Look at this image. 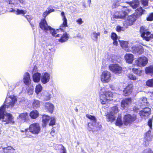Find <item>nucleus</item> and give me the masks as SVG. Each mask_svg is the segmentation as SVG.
Wrapping results in <instances>:
<instances>
[{
  "mask_svg": "<svg viewBox=\"0 0 153 153\" xmlns=\"http://www.w3.org/2000/svg\"><path fill=\"white\" fill-rule=\"evenodd\" d=\"M17 98L14 95L8 96V98L6 99L4 104L0 108V120L4 124L10 123L13 124V118L12 115L5 112L6 108H12L17 102Z\"/></svg>",
  "mask_w": 153,
  "mask_h": 153,
  "instance_id": "obj_1",
  "label": "nucleus"
},
{
  "mask_svg": "<svg viewBox=\"0 0 153 153\" xmlns=\"http://www.w3.org/2000/svg\"><path fill=\"white\" fill-rule=\"evenodd\" d=\"M100 102L102 104H105L108 100H112L113 94L108 91H105L104 88H101L99 91Z\"/></svg>",
  "mask_w": 153,
  "mask_h": 153,
  "instance_id": "obj_2",
  "label": "nucleus"
},
{
  "mask_svg": "<svg viewBox=\"0 0 153 153\" xmlns=\"http://www.w3.org/2000/svg\"><path fill=\"white\" fill-rule=\"evenodd\" d=\"M39 24L40 28L42 30L45 31L50 30L52 35L55 37L59 36V34L56 35L57 33H56L55 29H53L50 26H48L47 23L45 19H42Z\"/></svg>",
  "mask_w": 153,
  "mask_h": 153,
  "instance_id": "obj_3",
  "label": "nucleus"
},
{
  "mask_svg": "<svg viewBox=\"0 0 153 153\" xmlns=\"http://www.w3.org/2000/svg\"><path fill=\"white\" fill-rule=\"evenodd\" d=\"M141 36L143 39L149 41L153 39V34H151L148 30L144 27L142 26L140 28Z\"/></svg>",
  "mask_w": 153,
  "mask_h": 153,
  "instance_id": "obj_4",
  "label": "nucleus"
},
{
  "mask_svg": "<svg viewBox=\"0 0 153 153\" xmlns=\"http://www.w3.org/2000/svg\"><path fill=\"white\" fill-rule=\"evenodd\" d=\"M130 11L131 10L127 7H123L122 10L115 13L114 17L116 19H124Z\"/></svg>",
  "mask_w": 153,
  "mask_h": 153,
  "instance_id": "obj_5",
  "label": "nucleus"
},
{
  "mask_svg": "<svg viewBox=\"0 0 153 153\" xmlns=\"http://www.w3.org/2000/svg\"><path fill=\"white\" fill-rule=\"evenodd\" d=\"M118 112V108L117 106H114L111 108L109 114L106 115L107 121L111 122L114 121L116 118L115 115Z\"/></svg>",
  "mask_w": 153,
  "mask_h": 153,
  "instance_id": "obj_6",
  "label": "nucleus"
},
{
  "mask_svg": "<svg viewBox=\"0 0 153 153\" xmlns=\"http://www.w3.org/2000/svg\"><path fill=\"white\" fill-rule=\"evenodd\" d=\"M108 68L111 71L116 74L121 73L123 70L122 67L118 64H110Z\"/></svg>",
  "mask_w": 153,
  "mask_h": 153,
  "instance_id": "obj_7",
  "label": "nucleus"
},
{
  "mask_svg": "<svg viewBox=\"0 0 153 153\" xmlns=\"http://www.w3.org/2000/svg\"><path fill=\"white\" fill-rule=\"evenodd\" d=\"M30 132L34 134H38L41 131V127L38 123H34L31 124L29 126Z\"/></svg>",
  "mask_w": 153,
  "mask_h": 153,
  "instance_id": "obj_8",
  "label": "nucleus"
},
{
  "mask_svg": "<svg viewBox=\"0 0 153 153\" xmlns=\"http://www.w3.org/2000/svg\"><path fill=\"white\" fill-rule=\"evenodd\" d=\"M50 121V126H53L55 124V120L53 117L51 118L49 116L44 115L42 117V126H46L47 124Z\"/></svg>",
  "mask_w": 153,
  "mask_h": 153,
  "instance_id": "obj_9",
  "label": "nucleus"
},
{
  "mask_svg": "<svg viewBox=\"0 0 153 153\" xmlns=\"http://www.w3.org/2000/svg\"><path fill=\"white\" fill-rule=\"evenodd\" d=\"M137 19V15L135 14H132L128 16L127 18L125 20L123 23V25L126 28H127L128 26L133 25Z\"/></svg>",
  "mask_w": 153,
  "mask_h": 153,
  "instance_id": "obj_10",
  "label": "nucleus"
},
{
  "mask_svg": "<svg viewBox=\"0 0 153 153\" xmlns=\"http://www.w3.org/2000/svg\"><path fill=\"white\" fill-rule=\"evenodd\" d=\"M101 80L104 83L108 82L111 79V74L107 71L103 72L101 75Z\"/></svg>",
  "mask_w": 153,
  "mask_h": 153,
  "instance_id": "obj_11",
  "label": "nucleus"
},
{
  "mask_svg": "<svg viewBox=\"0 0 153 153\" xmlns=\"http://www.w3.org/2000/svg\"><path fill=\"white\" fill-rule=\"evenodd\" d=\"M136 119V116L135 114L131 115L128 114L123 118V123L125 125H128L132 123Z\"/></svg>",
  "mask_w": 153,
  "mask_h": 153,
  "instance_id": "obj_12",
  "label": "nucleus"
},
{
  "mask_svg": "<svg viewBox=\"0 0 153 153\" xmlns=\"http://www.w3.org/2000/svg\"><path fill=\"white\" fill-rule=\"evenodd\" d=\"M148 62V59L145 56L140 57L135 61V65L140 67L145 66Z\"/></svg>",
  "mask_w": 153,
  "mask_h": 153,
  "instance_id": "obj_13",
  "label": "nucleus"
},
{
  "mask_svg": "<svg viewBox=\"0 0 153 153\" xmlns=\"http://www.w3.org/2000/svg\"><path fill=\"white\" fill-rule=\"evenodd\" d=\"M61 16L62 17V20L63 21V22L59 26V28L56 30L57 31H58L59 32L60 31H63L65 27H67L68 26L67 19L65 17L64 12L62 11L61 12Z\"/></svg>",
  "mask_w": 153,
  "mask_h": 153,
  "instance_id": "obj_14",
  "label": "nucleus"
},
{
  "mask_svg": "<svg viewBox=\"0 0 153 153\" xmlns=\"http://www.w3.org/2000/svg\"><path fill=\"white\" fill-rule=\"evenodd\" d=\"M151 109L148 107L143 108L140 112V115L141 117L145 119L147 118L151 113Z\"/></svg>",
  "mask_w": 153,
  "mask_h": 153,
  "instance_id": "obj_15",
  "label": "nucleus"
},
{
  "mask_svg": "<svg viewBox=\"0 0 153 153\" xmlns=\"http://www.w3.org/2000/svg\"><path fill=\"white\" fill-rule=\"evenodd\" d=\"M50 77L49 74L47 72L43 73L41 76V81L43 83L45 84L49 81Z\"/></svg>",
  "mask_w": 153,
  "mask_h": 153,
  "instance_id": "obj_16",
  "label": "nucleus"
},
{
  "mask_svg": "<svg viewBox=\"0 0 153 153\" xmlns=\"http://www.w3.org/2000/svg\"><path fill=\"white\" fill-rule=\"evenodd\" d=\"M132 50L134 53L140 54L143 52L144 50L143 47L140 45L132 47Z\"/></svg>",
  "mask_w": 153,
  "mask_h": 153,
  "instance_id": "obj_17",
  "label": "nucleus"
},
{
  "mask_svg": "<svg viewBox=\"0 0 153 153\" xmlns=\"http://www.w3.org/2000/svg\"><path fill=\"white\" fill-rule=\"evenodd\" d=\"M19 117L25 122H28L30 120L28 113L26 112L20 114L19 116Z\"/></svg>",
  "mask_w": 153,
  "mask_h": 153,
  "instance_id": "obj_18",
  "label": "nucleus"
},
{
  "mask_svg": "<svg viewBox=\"0 0 153 153\" xmlns=\"http://www.w3.org/2000/svg\"><path fill=\"white\" fill-rule=\"evenodd\" d=\"M133 87V85L131 84L128 85L123 90V95L127 96L130 94L132 91Z\"/></svg>",
  "mask_w": 153,
  "mask_h": 153,
  "instance_id": "obj_19",
  "label": "nucleus"
},
{
  "mask_svg": "<svg viewBox=\"0 0 153 153\" xmlns=\"http://www.w3.org/2000/svg\"><path fill=\"white\" fill-rule=\"evenodd\" d=\"M131 98H127L123 100L121 103V107L123 108L127 107L131 102Z\"/></svg>",
  "mask_w": 153,
  "mask_h": 153,
  "instance_id": "obj_20",
  "label": "nucleus"
},
{
  "mask_svg": "<svg viewBox=\"0 0 153 153\" xmlns=\"http://www.w3.org/2000/svg\"><path fill=\"white\" fill-rule=\"evenodd\" d=\"M51 92L50 91H45L42 92V96L43 98L44 101H46L50 99L51 97Z\"/></svg>",
  "mask_w": 153,
  "mask_h": 153,
  "instance_id": "obj_21",
  "label": "nucleus"
},
{
  "mask_svg": "<svg viewBox=\"0 0 153 153\" xmlns=\"http://www.w3.org/2000/svg\"><path fill=\"white\" fill-rule=\"evenodd\" d=\"M153 138V135L151 134V131L149 130L146 133L145 138V143L146 145L148 144V143L149 141H151Z\"/></svg>",
  "mask_w": 153,
  "mask_h": 153,
  "instance_id": "obj_22",
  "label": "nucleus"
},
{
  "mask_svg": "<svg viewBox=\"0 0 153 153\" xmlns=\"http://www.w3.org/2000/svg\"><path fill=\"white\" fill-rule=\"evenodd\" d=\"M23 81L24 83L26 85H28L30 83L31 80L30 75L28 73L26 72L24 74Z\"/></svg>",
  "mask_w": 153,
  "mask_h": 153,
  "instance_id": "obj_23",
  "label": "nucleus"
},
{
  "mask_svg": "<svg viewBox=\"0 0 153 153\" xmlns=\"http://www.w3.org/2000/svg\"><path fill=\"white\" fill-rule=\"evenodd\" d=\"M56 33H57L56 35L59 34V37H61V38L59 39V41L61 42H64L67 40L68 38V35L66 33H65L63 34L62 35L61 34L57 33V32L56 31Z\"/></svg>",
  "mask_w": 153,
  "mask_h": 153,
  "instance_id": "obj_24",
  "label": "nucleus"
},
{
  "mask_svg": "<svg viewBox=\"0 0 153 153\" xmlns=\"http://www.w3.org/2000/svg\"><path fill=\"white\" fill-rule=\"evenodd\" d=\"M125 58L127 62L131 63L134 60V56L132 54L127 53L125 55Z\"/></svg>",
  "mask_w": 153,
  "mask_h": 153,
  "instance_id": "obj_25",
  "label": "nucleus"
},
{
  "mask_svg": "<svg viewBox=\"0 0 153 153\" xmlns=\"http://www.w3.org/2000/svg\"><path fill=\"white\" fill-rule=\"evenodd\" d=\"M121 47L124 48L126 51L129 52L131 51L130 48L128 47V42L127 41H119Z\"/></svg>",
  "mask_w": 153,
  "mask_h": 153,
  "instance_id": "obj_26",
  "label": "nucleus"
},
{
  "mask_svg": "<svg viewBox=\"0 0 153 153\" xmlns=\"http://www.w3.org/2000/svg\"><path fill=\"white\" fill-rule=\"evenodd\" d=\"M39 112L36 110H34L32 111L29 114V116L31 118L35 119L39 116Z\"/></svg>",
  "mask_w": 153,
  "mask_h": 153,
  "instance_id": "obj_27",
  "label": "nucleus"
},
{
  "mask_svg": "<svg viewBox=\"0 0 153 153\" xmlns=\"http://www.w3.org/2000/svg\"><path fill=\"white\" fill-rule=\"evenodd\" d=\"M45 108L51 113H52L54 108L53 104L49 102L46 103Z\"/></svg>",
  "mask_w": 153,
  "mask_h": 153,
  "instance_id": "obj_28",
  "label": "nucleus"
},
{
  "mask_svg": "<svg viewBox=\"0 0 153 153\" xmlns=\"http://www.w3.org/2000/svg\"><path fill=\"white\" fill-rule=\"evenodd\" d=\"M128 4L133 8H136L139 6V1L138 0H134L132 2H126Z\"/></svg>",
  "mask_w": 153,
  "mask_h": 153,
  "instance_id": "obj_29",
  "label": "nucleus"
},
{
  "mask_svg": "<svg viewBox=\"0 0 153 153\" xmlns=\"http://www.w3.org/2000/svg\"><path fill=\"white\" fill-rule=\"evenodd\" d=\"M140 105L143 108L144 106H147L148 105V102L147 99L146 97H143L141 98L139 100Z\"/></svg>",
  "mask_w": 153,
  "mask_h": 153,
  "instance_id": "obj_30",
  "label": "nucleus"
},
{
  "mask_svg": "<svg viewBox=\"0 0 153 153\" xmlns=\"http://www.w3.org/2000/svg\"><path fill=\"white\" fill-rule=\"evenodd\" d=\"M111 39L113 40V44L117 46L118 45V43L117 41L118 37L117 35L115 33L113 32L111 33Z\"/></svg>",
  "mask_w": 153,
  "mask_h": 153,
  "instance_id": "obj_31",
  "label": "nucleus"
},
{
  "mask_svg": "<svg viewBox=\"0 0 153 153\" xmlns=\"http://www.w3.org/2000/svg\"><path fill=\"white\" fill-rule=\"evenodd\" d=\"M145 73L147 74L153 75V66L151 65L147 67L145 69Z\"/></svg>",
  "mask_w": 153,
  "mask_h": 153,
  "instance_id": "obj_32",
  "label": "nucleus"
},
{
  "mask_svg": "<svg viewBox=\"0 0 153 153\" xmlns=\"http://www.w3.org/2000/svg\"><path fill=\"white\" fill-rule=\"evenodd\" d=\"M3 151L4 153H14V149L12 147L8 146L4 148Z\"/></svg>",
  "mask_w": 153,
  "mask_h": 153,
  "instance_id": "obj_33",
  "label": "nucleus"
},
{
  "mask_svg": "<svg viewBox=\"0 0 153 153\" xmlns=\"http://www.w3.org/2000/svg\"><path fill=\"white\" fill-rule=\"evenodd\" d=\"M33 80L35 82H38L41 77V74L40 73L37 72L33 75Z\"/></svg>",
  "mask_w": 153,
  "mask_h": 153,
  "instance_id": "obj_34",
  "label": "nucleus"
},
{
  "mask_svg": "<svg viewBox=\"0 0 153 153\" xmlns=\"http://www.w3.org/2000/svg\"><path fill=\"white\" fill-rule=\"evenodd\" d=\"M116 125L119 126H121L123 124V123L121 119V116H119L115 123Z\"/></svg>",
  "mask_w": 153,
  "mask_h": 153,
  "instance_id": "obj_35",
  "label": "nucleus"
},
{
  "mask_svg": "<svg viewBox=\"0 0 153 153\" xmlns=\"http://www.w3.org/2000/svg\"><path fill=\"white\" fill-rule=\"evenodd\" d=\"M100 35V33L99 32H93L91 34V36L92 39L95 41H97L98 39V36Z\"/></svg>",
  "mask_w": 153,
  "mask_h": 153,
  "instance_id": "obj_36",
  "label": "nucleus"
},
{
  "mask_svg": "<svg viewBox=\"0 0 153 153\" xmlns=\"http://www.w3.org/2000/svg\"><path fill=\"white\" fill-rule=\"evenodd\" d=\"M132 71L134 74L139 76H141L142 75V70H139L138 69L133 68L132 69Z\"/></svg>",
  "mask_w": 153,
  "mask_h": 153,
  "instance_id": "obj_37",
  "label": "nucleus"
},
{
  "mask_svg": "<svg viewBox=\"0 0 153 153\" xmlns=\"http://www.w3.org/2000/svg\"><path fill=\"white\" fill-rule=\"evenodd\" d=\"M86 117L92 121L93 123H96L97 120L96 117L94 116L90 115L89 114H87Z\"/></svg>",
  "mask_w": 153,
  "mask_h": 153,
  "instance_id": "obj_38",
  "label": "nucleus"
},
{
  "mask_svg": "<svg viewBox=\"0 0 153 153\" xmlns=\"http://www.w3.org/2000/svg\"><path fill=\"white\" fill-rule=\"evenodd\" d=\"M42 88L40 84L37 85L35 88V92L36 94H38L42 91Z\"/></svg>",
  "mask_w": 153,
  "mask_h": 153,
  "instance_id": "obj_39",
  "label": "nucleus"
},
{
  "mask_svg": "<svg viewBox=\"0 0 153 153\" xmlns=\"http://www.w3.org/2000/svg\"><path fill=\"white\" fill-rule=\"evenodd\" d=\"M33 106L34 108H36L40 106L39 101L37 100H34L33 103Z\"/></svg>",
  "mask_w": 153,
  "mask_h": 153,
  "instance_id": "obj_40",
  "label": "nucleus"
},
{
  "mask_svg": "<svg viewBox=\"0 0 153 153\" xmlns=\"http://www.w3.org/2000/svg\"><path fill=\"white\" fill-rule=\"evenodd\" d=\"M16 13H15L17 15L21 14H22L24 15L26 14L27 12V11L26 10H20L18 9H16Z\"/></svg>",
  "mask_w": 153,
  "mask_h": 153,
  "instance_id": "obj_41",
  "label": "nucleus"
},
{
  "mask_svg": "<svg viewBox=\"0 0 153 153\" xmlns=\"http://www.w3.org/2000/svg\"><path fill=\"white\" fill-rule=\"evenodd\" d=\"M136 12L139 14L142 15L145 13V10L143 9L142 7H139L136 10Z\"/></svg>",
  "mask_w": 153,
  "mask_h": 153,
  "instance_id": "obj_42",
  "label": "nucleus"
},
{
  "mask_svg": "<svg viewBox=\"0 0 153 153\" xmlns=\"http://www.w3.org/2000/svg\"><path fill=\"white\" fill-rule=\"evenodd\" d=\"M146 85L149 87H153V79L148 80L146 82Z\"/></svg>",
  "mask_w": 153,
  "mask_h": 153,
  "instance_id": "obj_43",
  "label": "nucleus"
},
{
  "mask_svg": "<svg viewBox=\"0 0 153 153\" xmlns=\"http://www.w3.org/2000/svg\"><path fill=\"white\" fill-rule=\"evenodd\" d=\"M126 28L125 26L123 27L118 25L116 27V30L117 31L120 32L121 31H124Z\"/></svg>",
  "mask_w": 153,
  "mask_h": 153,
  "instance_id": "obj_44",
  "label": "nucleus"
},
{
  "mask_svg": "<svg viewBox=\"0 0 153 153\" xmlns=\"http://www.w3.org/2000/svg\"><path fill=\"white\" fill-rule=\"evenodd\" d=\"M94 124V123H93L92 124L90 123H88L87 129L89 131H93V128L94 126V125H93Z\"/></svg>",
  "mask_w": 153,
  "mask_h": 153,
  "instance_id": "obj_45",
  "label": "nucleus"
},
{
  "mask_svg": "<svg viewBox=\"0 0 153 153\" xmlns=\"http://www.w3.org/2000/svg\"><path fill=\"white\" fill-rule=\"evenodd\" d=\"M9 3L10 4H13L15 5L18 4L17 0H9Z\"/></svg>",
  "mask_w": 153,
  "mask_h": 153,
  "instance_id": "obj_46",
  "label": "nucleus"
},
{
  "mask_svg": "<svg viewBox=\"0 0 153 153\" xmlns=\"http://www.w3.org/2000/svg\"><path fill=\"white\" fill-rule=\"evenodd\" d=\"M127 76L131 79L135 80L136 79V77L135 76L131 74H128L127 75Z\"/></svg>",
  "mask_w": 153,
  "mask_h": 153,
  "instance_id": "obj_47",
  "label": "nucleus"
},
{
  "mask_svg": "<svg viewBox=\"0 0 153 153\" xmlns=\"http://www.w3.org/2000/svg\"><path fill=\"white\" fill-rule=\"evenodd\" d=\"M142 4L144 7L147 6L148 4V0H141Z\"/></svg>",
  "mask_w": 153,
  "mask_h": 153,
  "instance_id": "obj_48",
  "label": "nucleus"
},
{
  "mask_svg": "<svg viewBox=\"0 0 153 153\" xmlns=\"http://www.w3.org/2000/svg\"><path fill=\"white\" fill-rule=\"evenodd\" d=\"M119 1L118 0H116L113 3L112 6L113 8H116L119 5Z\"/></svg>",
  "mask_w": 153,
  "mask_h": 153,
  "instance_id": "obj_49",
  "label": "nucleus"
},
{
  "mask_svg": "<svg viewBox=\"0 0 153 153\" xmlns=\"http://www.w3.org/2000/svg\"><path fill=\"white\" fill-rule=\"evenodd\" d=\"M53 7L52 6H50L47 8V10L49 13L55 11V10L53 9Z\"/></svg>",
  "mask_w": 153,
  "mask_h": 153,
  "instance_id": "obj_50",
  "label": "nucleus"
},
{
  "mask_svg": "<svg viewBox=\"0 0 153 153\" xmlns=\"http://www.w3.org/2000/svg\"><path fill=\"white\" fill-rule=\"evenodd\" d=\"M148 21H151L153 20V13H151L147 18Z\"/></svg>",
  "mask_w": 153,
  "mask_h": 153,
  "instance_id": "obj_51",
  "label": "nucleus"
},
{
  "mask_svg": "<svg viewBox=\"0 0 153 153\" xmlns=\"http://www.w3.org/2000/svg\"><path fill=\"white\" fill-rule=\"evenodd\" d=\"M94 126H96L98 130H100L102 127L100 124L98 123H97L96 122V123H94Z\"/></svg>",
  "mask_w": 153,
  "mask_h": 153,
  "instance_id": "obj_52",
  "label": "nucleus"
},
{
  "mask_svg": "<svg viewBox=\"0 0 153 153\" xmlns=\"http://www.w3.org/2000/svg\"><path fill=\"white\" fill-rule=\"evenodd\" d=\"M144 153H153V151L150 148H148L144 150Z\"/></svg>",
  "mask_w": 153,
  "mask_h": 153,
  "instance_id": "obj_53",
  "label": "nucleus"
},
{
  "mask_svg": "<svg viewBox=\"0 0 153 153\" xmlns=\"http://www.w3.org/2000/svg\"><path fill=\"white\" fill-rule=\"evenodd\" d=\"M61 146V149H62L61 152V153H66V151L64 147L62 145H59Z\"/></svg>",
  "mask_w": 153,
  "mask_h": 153,
  "instance_id": "obj_54",
  "label": "nucleus"
},
{
  "mask_svg": "<svg viewBox=\"0 0 153 153\" xmlns=\"http://www.w3.org/2000/svg\"><path fill=\"white\" fill-rule=\"evenodd\" d=\"M148 125L151 129L152 128V120L149 119L148 122Z\"/></svg>",
  "mask_w": 153,
  "mask_h": 153,
  "instance_id": "obj_55",
  "label": "nucleus"
},
{
  "mask_svg": "<svg viewBox=\"0 0 153 153\" xmlns=\"http://www.w3.org/2000/svg\"><path fill=\"white\" fill-rule=\"evenodd\" d=\"M76 22H77L78 24L79 25H80L83 23V21L81 18L77 19L76 20Z\"/></svg>",
  "mask_w": 153,
  "mask_h": 153,
  "instance_id": "obj_56",
  "label": "nucleus"
},
{
  "mask_svg": "<svg viewBox=\"0 0 153 153\" xmlns=\"http://www.w3.org/2000/svg\"><path fill=\"white\" fill-rule=\"evenodd\" d=\"M49 14V13L48 12L47 10H46L45 12L43 14V16L44 18H45Z\"/></svg>",
  "mask_w": 153,
  "mask_h": 153,
  "instance_id": "obj_57",
  "label": "nucleus"
},
{
  "mask_svg": "<svg viewBox=\"0 0 153 153\" xmlns=\"http://www.w3.org/2000/svg\"><path fill=\"white\" fill-rule=\"evenodd\" d=\"M33 89H30L28 91V93L29 94L31 95L33 94Z\"/></svg>",
  "mask_w": 153,
  "mask_h": 153,
  "instance_id": "obj_58",
  "label": "nucleus"
},
{
  "mask_svg": "<svg viewBox=\"0 0 153 153\" xmlns=\"http://www.w3.org/2000/svg\"><path fill=\"white\" fill-rule=\"evenodd\" d=\"M55 131L54 130V129H53L51 132V135L52 136H54V133H55Z\"/></svg>",
  "mask_w": 153,
  "mask_h": 153,
  "instance_id": "obj_59",
  "label": "nucleus"
},
{
  "mask_svg": "<svg viewBox=\"0 0 153 153\" xmlns=\"http://www.w3.org/2000/svg\"><path fill=\"white\" fill-rule=\"evenodd\" d=\"M25 17H26V19H27V20L29 22V20L30 19V18H31L30 16L29 15H28V16H25Z\"/></svg>",
  "mask_w": 153,
  "mask_h": 153,
  "instance_id": "obj_60",
  "label": "nucleus"
},
{
  "mask_svg": "<svg viewBox=\"0 0 153 153\" xmlns=\"http://www.w3.org/2000/svg\"><path fill=\"white\" fill-rule=\"evenodd\" d=\"M18 2L19 1V2L22 4H24L25 0H17Z\"/></svg>",
  "mask_w": 153,
  "mask_h": 153,
  "instance_id": "obj_61",
  "label": "nucleus"
},
{
  "mask_svg": "<svg viewBox=\"0 0 153 153\" xmlns=\"http://www.w3.org/2000/svg\"><path fill=\"white\" fill-rule=\"evenodd\" d=\"M16 9L14 10L12 8L11 10H9V11L10 12H14L16 13Z\"/></svg>",
  "mask_w": 153,
  "mask_h": 153,
  "instance_id": "obj_62",
  "label": "nucleus"
},
{
  "mask_svg": "<svg viewBox=\"0 0 153 153\" xmlns=\"http://www.w3.org/2000/svg\"><path fill=\"white\" fill-rule=\"evenodd\" d=\"M88 2H89L90 3H91V0H88Z\"/></svg>",
  "mask_w": 153,
  "mask_h": 153,
  "instance_id": "obj_63",
  "label": "nucleus"
},
{
  "mask_svg": "<svg viewBox=\"0 0 153 153\" xmlns=\"http://www.w3.org/2000/svg\"><path fill=\"white\" fill-rule=\"evenodd\" d=\"M150 93H151L152 95V96L153 97V92H151Z\"/></svg>",
  "mask_w": 153,
  "mask_h": 153,
  "instance_id": "obj_64",
  "label": "nucleus"
}]
</instances>
